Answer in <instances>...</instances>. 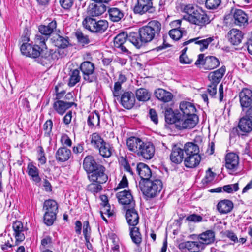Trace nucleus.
Wrapping results in <instances>:
<instances>
[{
	"mask_svg": "<svg viewBox=\"0 0 252 252\" xmlns=\"http://www.w3.org/2000/svg\"><path fill=\"white\" fill-rule=\"evenodd\" d=\"M162 24L158 20H151L148 24L139 29L138 32H122L118 34L114 39L115 48H120L124 53L128 50L124 46L128 40L135 47L140 49L145 44L153 40L159 39L162 33Z\"/></svg>",
	"mask_w": 252,
	"mask_h": 252,
	"instance_id": "f257e3e1",
	"label": "nucleus"
},
{
	"mask_svg": "<svg viewBox=\"0 0 252 252\" xmlns=\"http://www.w3.org/2000/svg\"><path fill=\"white\" fill-rule=\"evenodd\" d=\"M29 38H22L23 42L20 46L21 53L27 57L37 58V61L43 66H48L61 57L62 54L59 50L48 49L46 45L41 46L39 44L32 45L28 43Z\"/></svg>",
	"mask_w": 252,
	"mask_h": 252,
	"instance_id": "f03ea898",
	"label": "nucleus"
},
{
	"mask_svg": "<svg viewBox=\"0 0 252 252\" xmlns=\"http://www.w3.org/2000/svg\"><path fill=\"white\" fill-rule=\"evenodd\" d=\"M82 25L86 29L96 34L103 33L108 28L107 20L90 17H86L84 19Z\"/></svg>",
	"mask_w": 252,
	"mask_h": 252,
	"instance_id": "7ed1b4c3",
	"label": "nucleus"
},
{
	"mask_svg": "<svg viewBox=\"0 0 252 252\" xmlns=\"http://www.w3.org/2000/svg\"><path fill=\"white\" fill-rule=\"evenodd\" d=\"M163 187L162 182L160 179H151L145 181L141 189L143 193L149 198H153L160 192Z\"/></svg>",
	"mask_w": 252,
	"mask_h": 252,
	"instance_id": "20e7f679",
	"label": "nucleus"
},
{
	"mask_svg": "<svg viewBox=\"0 0 252 252\" xmlns=\"http://www.w3.org/2000/svg\"><path fill=\"white\" fill-rule=\"evenodd\" d=\"M43 210L44 211L43 220L45 224L48 226L52 225L58 212V205L56 201L48 199L44 201Z\"/></svg>",
	"mask_w": 252,
	"mask_h": 252,
	"instance_id": "39448f33",
	"label": "nucleus"
},
{
	"mask_svg": "<svg viewBox=\"0 0 252 252\" xmlns=\"http://www.w3.org/2000/svg\"><path fill=\"white\" fill-rule=\"evenodd\" d=\"M56 28L57 22L55 20H52L47 26L43 25L39 26L38 27L39 33L35 35V43L39 44L41 46H45L46 41H47Z\"/></svg>",
	"mask_w": 252,
	"mask_h": 252,
	"instance_id": "423d86ee",
	"label": "nucleus"
},
{
	"mask_svg": "<svg viewBox=\"0 0 252 252\" xmlns=\"http://www.w3.org/2000/svg\"><path fill=\"white\" fill-rule=\"evenodd\" d=\"M83 79L86 83L98 82V75L95 72V65L94 63L90 61H84L82 62L80 66Z\"/></svg>",
	"mask_w": 252,
	"mask_h": 252,
	"instance_id": "0eeeda50",
	"label": "nucleus"
},
{
	"mask_svg": "<svg viewBox=\"0 0 252 252\" xmlns=\"http://www.w3.org/2000/svg\"><path fill=\"white\" fill-rule=\"evenodd\" d=\"M115 98L114 101L117 100L125 109H130L133 107L135 103V98L134 94L129 91H125L122 94V91L119 92L118 96L112 94Z\"/></svg>",
	"mask_w": 252,
	"mask_h": 252,
	"instance_id": "6e6552de",
	"label": "nucleus"
},
{
	"mask_svg": "<svg viewBox=\"0 0 252 252\" xmlns=\"http://www.w3.org/2000/svg\"><path fill=\"white\" fill-rule=\"evenodd\" d=\"M105 172L106 168L103 165H97L96 168L88 174V178L92 182L105 183L108 180V176Z\"/></svg>",
	"mask_w": 252,
	"mask_h": 252,
	"instance_id": "1a4fd4ad",
	"label": "nucleus"
},
{
	"mask_svg": "<svg viewBox=\"0 0 252 252\" xmlns=\"http://www.w3.org/2000/svg\"><path fill=\"white\" fill-rule=\"evenodd\" d=\"M153 0H137V3L133 8L135 14L143 15L146 13H154L156 8L153 6Z\"/></svg>",
	"mask_w": 252,
	"mask_h": 252,
	"instance_id": "9d476101",
	"label": "nucleus"
},
{
	"mask_svg": "<svg viewBox=\"0 0 252 252\" xmlns=\"http://www.w3.org/2000/svg\"><path fill=\"white\" fill-rule=\"evenodd\" d=\"M198 122V117L197 115H189L183 116L179 118L177 123V128L179 130L184 129H191L193 128Z\"/></svg>",
	"mask_w": 252,
	"mask_h": 252,
	"instance_id": "9b49d317",
	"label": "nucleus"
},
{
	"mask_svg": "<svg viewBox=\"0 0 252 252\" xmlns=\"http://www.w3.org/2000/svg\"><path fill=\"white\" fill-rule=\"evenodd\" d=\"M188 21L190 23L202 27L210 22L209 17L201 9H198L192 15L188 17Z\"/></svg>",
	"mask_w": 252,
	"mask_h": 252,
	"instance_id": "f8f14e48",
	"label": "nucleus"
},
{
	"mask_svg": "<svg viewBox=\"0 0 252 252\" xmlns=\"http://www.w3.org/2000/svg\"><path fill=\"white\" fill-rule=\"evenodd\" d=\"M116 196L119 202L121 204L125 205V207L126 208L129 207H135V201L129 190L125 189L122 191L118 192L116 194Z\"/></svg>",
	"mask_w": 252,
	"mask_h": 252,
	"instance_id": "ddd939ff",
	"label": "nucleus"
},
{
	"mask_svg": "<svg viewBox=\"0 0 252 252\" xmlns=\"http://www.w3.org/2000/svg\"><path fill=\"white\" fill-rule=\"evenodd\" d=\"M239 102L243 111L252 104V91L243 88L239 94Z\"/></svg>",
	"mask_w": 252,
	"mask_h": 252,
	"instance_id": "4468645a",
	"label": "nucleus"
},
{
	"mask_svg": "<svg viewBox=\"0 0 252 252\" xmlns=\"http://www.w3.org/2000/svg\"><path fill=\"white\" fill-rule=\"evenodd\" d=\"M155 153V148L153 143L143 142L137 155L146 160H149L154 157Z\"/></svg>",
	"mask_w": 252,
	"mask_h": 252,
	"instance_id": "2eb2a0df",
	"label": "nucleus"
},
{
	"mask_svg": "<svg viewBox=\"0 0 252 252\" xmlns=\"http://www.w3.org/2000/svg\"><path fill=\"white\" fill-rule=\"evenodd\" d=\"M198 242L201 244V249L203 250L205 246L211 245L216 240L215 232L212 230H207L197 236Z\"/></svg>",
	"mask_w": 252,
	"mask_h": 252,
	"instance_id": "dca6fc26",
	"label": "nucleus"
},
{
	"mask_svg": "<svg viewBox=\"0 0 252 252\" xmlns=\"http://www.w3.org/2000/svg\"><path fill=\"white\" fill-rule=\"evenodd\" d=\"M214 40L213 37H209L204 38L203 37H198L190 39L183 43V46H186L191 43L198 45L200 47V51L203 52L208 48V45Z\"/></svg>",
	"mask_w": 252,
	"mask_h": 252,
	"instance_id": "f3484780",
	"label": "nucleus"
},
{
	"mask_svg": "<svg viewBox=\"0 0 252 252\" xmlns=\"http://www.w3.org/2000/svg\"><path fill=\"white\" fill-rule=\"evenodd\" d=\"M106 5L101 3H92L89 6L86 17L94 18L102 15L106 10Z\"/></svg>",
	"mask_w": 252,
	"mask_h": 252,
	"instance_id": "a211bd4d",
	"label": "nucleus"
},
{
	"mask_svg": "<svg viewBox=\"0 0 252 252\" xmlns=\"http://www.w3.org/2000/svg\"><path fill=\"white\" fill-rule=\"evenodd\" d=\"M12 228L15 238V245H17L25 239L24 232L25 231L23 223L19 221H15L13 223Z\"/></svg>",
	"mask_w": 252,
	"mask_h": 252,
	"instance_id": "6ab92c4d",
	"label": "nucleus"
},
{
	"mask_svg": "<svg viewBox=\"0 0 252 252\" xmlns=\"http://www.w3.org/2000/svg\"><path fill=\"white\" fill-rule=\"evenodd\" d=\"M73 105L76 106L77 104L74 102H65L64 100H54L53 107L58 114L63 115Z\"/></svg>",
	"mask_w": 252,
	"mask_h": 252,
	"instance_id": "aec40b11",
	"label": "nucleus"
},
{
	"mask_svg": "<svg viewBox=\"0 0 252 252\" xmlns=\"http://www.w3.org/2000/svg\"><path fill=\"white\" fill-rule=\"evenodd\" d=\"M226 71L225 66L223 65L219 69L210 72L208 75L209 83L218 85Z\"/></svg>",
	"mask_w": 252,
	"mask_h": 252,
	"instance_id": "412c9836",
	"label": "nucleus"
},
{
	"mask_svg": "<svg viewBox=\"0 0 252 252\" xmlns=\"http://www.w3.org/2000/svg\"><path fill=\"white\" fill-rule=\"evenodd\" d=\"M239 159L238 156L234 153H230L225 157V167L232 171H236L238 167Z\"/></svg>",
	"mask_w": 252,
	"mask_h": 252,
	"instance_id": "4be33fe9",
	"label": "nucleus"
},
{
	"mask_svg": "<svg viewBox=\"0 0 252 252\" xmlns=\"http://www.w3.org/2000/svg\"><path fill=\"white\" fill-rule=\"evenodd\" d=\"M136 170L142 180L145 181L154 178L149 166L145 163H139L136 165Z\"/></svg>",
	"mask_w": 252,
	"mask_h": 252,
	"instance_id": "5701e85b",
	"label": "nucleus"
},
{
	"mask_svg": "<svg viewBox=\"0 0 252 252\" xmlns=\"http://www.w3.org/2000/svg\"><path fill=\"white\" fill-rule=\"evenodd\" d=\"M229 41L233 45L240 44L244 37V33L241 31L233 28L230 30L227 34Z\"/></svg>",
	"mask_w": 252,
	"mask_h": 252,
	"instance_id": "b1692460",
	"label": "nucleus"
},
{
	"mask_svg": "<svg viewBox=\"0 0 252 252\" xmlns=\"http://www.w3.org/2000/svg\"><path fill=\"white\" fill-rule=\"evenodd\" d=\"M234 23L239 27H245L248 24V17L244 11L236 9L233 14Z\"/></svg>",
	"mask_w": 252,
	"mask_h": 252,
	"instance_id": "393cba45",
	"label": "nucleus"
},
{
	"mask_svg": "<svg viewBox=\"0 0 252 252\" xmlns=\"http://www.w3.org/2000/svg\"><path fill=\"white\" fill-rule=\"evenodd\" d=\"M135 207L126 208V218L128 224L130 226H135L139 222V216L137 212L134 209Z\"/></svg>",
	"mask_w": 252,
	"mask_h": 252,
	"instance_id": "a878e982",
	"label": "nucleus"
},
{
	"mask_svg": "<svg viewBox=\"0 0 252 252\" xmlns=\"http://www.w3.org/2000/svg\"><path fill=\"white\" fill-rule=\"evenodd\" d=\"M72 155L70 149L65 146L59 148L55 153V158L59 162H64L67 161Z\"/></svg>",
	"mask_w": 252,
	"mask_h": 252,
	"instance_id": "bb28decb",
	"label": "nucleus"
},
{
	"mask_svg": "<svg viewBox=\"0 0 252 252\" xmlns=\"http://www.w3.org/2000/svg\"><path fill=\"white\" fill-rule=\"evenodd\" d=\"M184 159L183 149L174 145L172 149L170 155V159L171 161L176 164L181 163Z\"/></svg>",
	"mask_w": 252,
	"mask_h": 252,
	"instance_id": "cd10ccee",
	"label": "nucleus"
},
{
	"mask_svg": "<svg viewBox=\"0 0 252 252\" xmlns=\"http://www.w3.org/2000/svg\"><path fill=\"white\" fill-rule=\"evenodd\" d=\"M143 141L140 138L136 137H130L126 140V145L129 151L137 155L142 144H143Z\"/></svg>",
	"mask_w": 252,
	"mask_h": 252,
	"instance_id": "c85d7f7f",
	"label": "nucleus"
},
{
	"mask_svg": "<svg viewBox=\"0 0 252 252\" xmlns=\"http://www.w3.org/2000/svg\"><path fill=\"white\" fill-rule=\"evenodd\" d=\"M100 164L96 163L94 158L91 155L86 156L83 160V168L87 172V175L93 171L97 165Z\"/></svg>",
	"mask_w": 252,
	"mask_h": 252,
	"instance_id": "c756f323",
	"label": "nucleus"
},
{
	"mask_svg": "<svg viewBox=\"0 0 252 252\" xmlns=\"http://www.w3.org/2000/svg\"><path fill=\"white\" fill-rule=\"evenodd\" d=\"M200 161L201 157L199 154L187 156L185 158L184 165L187 168H195L199 164Z\"/></svg>",
	"mask_w": 252,
	"mask_h": 252,
	"instance_id": "7c9ffc66",
	"label": "nucleus"
},
{
	"mask_svg": "<svg viewBox=\"0 0 252 252\" xmlns=\"http://www.w3.org/2000/svg\"><path fill=\"white\" fill-rule=\"evenodd\" d=\"M27 172L31 179L35 182V184H39L41 179L39 176V171L38 169L32 163L28 164L27 166Z\"/></svg>",
	"mask_w": 252,
	"mask_h": 252,
	"instance_id": "2f4dec72",
	"label": "nucleus"
},
{
	"mask_svg": "<svg viewBox=\"0 0 252 252\" xmlns=\"http://www.w3.org/2000/svg\"><path fill=\"white\" fill-rule=\"evenodd\" d=\"M233 208V202L227 199L220 201L217 205V210L221 214H227L230 212Z\"/></svg>",
	"mask_w": 252,
	"mask_h": 252,
	"instance_id": "473e14b6",
	"label": "nucleus"
},
{
	"mask_svg": "<svg viewBox=\"0 0 252 252\" xmlns=\"http://www.w3.org/2000/svg\"><path fill=\"white\" fill-rule=\"evenodd\" d=\"M180 109L183 114V116L189 115H196L195 113L196 109L194 104L188 102L182 101L180 104Z\"/></svg>",
	"mask_w": 252,
	"mask_h": 252,
	"instance_id": "72a5a7b5",
	"label": "nucleus"
},
{
	"mask_svg": "<svg viewBox=\"0 0 252 252\" xmlns=\"http://www.w3.org/2000/svg\"><path fill=\"white\" fill-rule=\"evenodd\" d=\"M238 127L242 132L249 133L252 130V120L244 116L240 119Z\"/></svg>",
	"mask_w": 252,
	"mask_h": 252,
	"instance_id": "f704fd0d",
	"label": "nucleus"
},
{
	"mask_svg": "<svg viewBox=\"0 0 252 252\" xmlns=\"http://www.w3.org/2000/svg\"><path fill=\"white\" fill-rule=\"evenodd\" d=\"M201 247V244L198 241H186L181 243L178 246L179 249H187L190 252L199 250Z\"/></svg>",
	"mask_w": 252,
	"mask_h": 252,
	"instance_id": "c9c22d12",
	"label": "nucleus"
},
{
	"mask_svg": "<svg viewBox=\"0 0 252 252\" xmlns=\"http://www.w3.org/2000/svg\"><path fill=\"white\" fill-rule=\"evenodd\" d=\"M156 97L163 102H168L173 98V94L163 89H158L155 92Z\"/></svg>",
	"mask_w": 252,
	"mask_h": 252,
	"instance_id": "e433bc0d",
	"label": "nucleus"
},
{
	"mask_svg": "<svg viewBox=\"0 0 252 252\" xmlns=\"http://www.w3.org/2000/svg\"><path fill=\"white\" fill-rule=\"evenodd\" d=\"M219 60L215 56H208L206 57L204 63V67L205 69H214L219 66Z\"/></svg>",
	"mask_w": 252,
	"mask_h": 252,
	"instance_id": "4c0bfd02",
	"label": "nucleus"
},
{
	"mask_svg": "<svg viewBox=\"0 0 252 252\" xmlns=\"http://www.w3.org/2000/svg\"><path fill=\"white\" fill-rule=\"evenodd\" d=\"M99 154L103 158H108L112 154L113 147L109 143L106 141L99 146L97 149Z\"/></svg>",
	"mask_w": 252,
	"mask_h": 252,
	"instance_id": "58836bf2",
	"label": "nucleus"
},
{
	"mask_svg": "<svg viewBox=\"0 0 252 252\" xmlns=\"http://www.w3.org/2000/svg\"><path fill=\"white\" fill-rule=\"evenodd\" d=\"M52 39L55 45L59 48L64 49L68 46L69 39L67 37H64L60 35H56Z\"/></svg>",
	"mask_w": 252,
	"mask_h": 252,
	"instance_id": "ea45409f",
	"label": "nucleus"
},
{
	"mask_svg": "<svg viewBox=\"0 0 252 252\" xmlns=\"http://www.w3.org/2000/svg\"><path fill=\"white\" fill-rule=\"evenodd\" d=\"M178 114L176 115L171 108H167L165 110L164 116L166 122L169 124H174L177 128V123L179 120Z\"/></svg>",
	"mask_w": 252,
	"mask_h": 252,
	"instance_id": "a19ab883",
	"label": "nucleus"
},
{
	"mask_svg": "<svg viewBox=\"0 0 252 252\" xmlns=\"http://www.w3.org/2000/svg\"><path fill=\"white\" fill-rule=\"evenodd\" d=\"M183 151L185 152L186 157L192 156L193 154H199V148L198 146L193 142H187L184 147Z\"/></svg>",
	"mask_w": 252,
	"mask_h": 252,
	"instance_id": "79ce46f5",
	"label": "nucleus"
},
{
	"mask_svg": "<svg viewBox=\"0 0 252 252\" xmlns=\"http://www.w3.org/2000/svg\"><path fill=\"white\" fill-rule=\"evenodd\" d=\"M100 124V115L96 111L91 113L87 119V124L90 128L99 126Z\"/></svg>",
	"mask_w": 252,
	"mask_h": 252,
	"instance_id": "37998d69",
	"label": "nucleus"
},
{
	"mask_svg": "<svg viewBox=\"0 0 252 252\" xmlns=\"http://www.w3.org/2000/svg\"><path fill=\"white\" fill-rule=\"evenodd\" d=\"M109 19L113 22H119L124 17L123 12L117 8H111L108 10Z\"/></svg>",
	"mask_w": 252,
	"mask_h": 252,
	"instance_id": "c03bdc74",
	"label": "nucleus"
},
{
	"mask_svg": "<svg viewBox=\"0 0 252 252\" xmlns=\"http://www.w3.org/2000/svg\"><path fill=\"white\" fill-rule=\"evenodd\" d=\"M135 95L138 101L143 102L148 101L151 97L149 92L143 88H139L136 91Z\"/></svg>",
	"mask_w": 252,
	"mask_h": 252,
	"instance_id": "a18cd8bd",
	"label": "nucleus"
},
{
	"mask_svg": "<svg viewBox=\"0 0 252 252\" xmlns=\"http://www.w3.org/2000/svg\"><path fill=\"white\" fill-rule=\"evenodd\" d=\"M90 138L91 146L97 150L105 142L104 140L97 133H93L90 135Z\"/></svg>",
	"mask_w": 252,
	"mask_h": 252,
	"instance_id": "49530a36",
	"label": "nucleus"
},
{
	"mask_svg": "<svg viewBox=\"0 0 252 252\" xmlns=\"http://www.w3.org/2000/svg\"><path fill=\"white\" fill-rule=\"evenodd\" d=\"M126 77L124 75L120 73L118 81L114 83V87L112 89V94L118 96L119 92L122 91V84L126 82Z\"/></svg>",
	"mask_w": 252,
	"mask_h": 252,
	"instance_id": "de8ad7c7",
	"label": "nucleus"
},
{
	"mask_svg": "<svg viewBox=\"0 0 252 252\" xmlns=\"http://www.w3.org/2000/svg\"><path fill=\"white\" fill-rule=\"evenodd\" d=\"M69 75L70 77L67 84L69 87H73L80 82L81 76L80 75V71L78 69H76L71 71Z\"/></svg>",
	"mask_w": 252,
	"mask_h": 252,
	"instance_id": "09e8293b",
	"label": "nucleus"
},
{
	"mask_svg": "<svg viewBox=\"0 0 252 252\" xmlns=\"http://www.w3.org/2000/svg\"><path fill=\"white\" fill-rule=\"evenodd\" d=\"M139 228L134 226L130 228V235L133 243L139 245L141 242V236L139 231Z\"/></svg>",
	"mask_w": 252,
	"mask_h": 252,
	"instance_id": "8fccbe9b",
	"label": "nucleus"
},
{
	"mask_svg": "<svg viewBox=\"0 0 252 252\" xmlns=\"http://www.w3.org/2000/svg\"><path fill=\"white\" fill-rule=\"evenodd\" d=\"M184 31L179 29V28H175L171 30L169 32V35L170 37L174 40H179L180 39L183 34Z\"/></svg>",
	"mask_w": 252,
	"mask_h": 252,
	"instance_id": "3c124183",
	"label": "nucleus"
},
{
	"mask_svg": "<svg viewBox=\"0 0 252 252\" xmlns=\"http://www.w3.org/2000/svg\"><path fill=\"white\" fill-rule=\"evenodd\" d=\"M197 9L198 8H196L192 5H185L184 7V11L186 13V15H184L185 19L188 21V17L192 15L195 12V11H197Z\"/></svg>",
	"mask_w": 252,
	"mask_h": 252,
	"instance_id": "603ef678",
	"label": "nucleus"
},
{
	"mask_svg": "<svg viewBox=\"0 0 252 252\" xmlns=\"http://www.w3.org/2000/svg\"><path fill=\"white\" fill-rule=\"evenodd\" d=\"M101 184L96 182H92L87 186V189L91 192L97 193L102 189Z\"/></svg>",
	"mask_w": 252,
	"mask_h": 252,
	"instance_id": "864d4df0",
	"label": "nucleus"
},
{
	"mask_svg": "<svg viewBox=\"0 0 252 252\" xmlns=\"http://www.w3.org/2000/svg\"><path fill=\"white\" fill-rule=\"evenodd\" d=\"M187 50V47L183 49L181 51L182 54L179 57L180 62L182 64H190L192 62V60L189 59L186 54Z\"/></svg>",
	"mask_w": 252,
	"mask_h": 252,
	"instance_id": "5fc2aeb1",
	"label": "nucleus"
},
{
	"mask_svg": "<svg viewBox=\"0 0 252 252\" xmlns=\"http://www.w3.org/2000/svg\"><path fill=\"white\" fill-rule=\"evenodd\" d=\"M223 191L228 193H232L239 189L238 183L225 185L222 187Z\"/></svg>",
	"mask_w": 252,
	"mask_h": 252,
	"instance_id": "6e6d98bb",
	"label": "nucleus"
},
{
	"mask_svg": "<svg viewBox=\"0 0 252 252\" xmlns=\"http://www.w3.org/2000/svg\"><path fill=\"white\" fill-rule=\"evenodd\" d=\"M53 122L51 120L46 121L43 125V129L45 131L44 135L46 137H50L52 132Z\"/></svg>",
	"mask_w": 252,
	"mask_h": 252,
	"instance_id": "4d7b16f0",
	"label": "nucleus"
},
{
	"mask_svg": "<svg viewBox=\"0 0 252 252\" xmlns=\"http://www.w3.org/2000/svg\"><path fill=\"white\" fill-rule=\"evenodd\" d=\"M221 0H206L205 5L209 9H216L220 4Z\"/></svg>",
	"mask_w": 252,
	"mask_h": 252,
	"instance_id": "13d9d810",
	"label": "nucleus"
},
{
	"mask_svg": "<svg viewBox=\"0 0 252 252\" xmlns=\"http://www.w3.org/2000/svg\"><path fill=\"white\" fill-rule=\"evenodd\" d=\"M38 160L41 165H44L46 162V158L45 157L44 150L41 146H38Z\"/></svg>",
	"mask_w": 252,
	"mask_h": 252,
	"instance_id": "bf43d9fd",
	"label": "nucleus"
},
{
	"mask_svg": "<svg viewBox=\"0 0 252 252\" xmlns=\"http://www.w3.org/2000/svg\"><path fill=\"white\" fill-rule=\"evenodd\" d=\"M121 164L123 166L124 170L128 172L131 175H133V172L131 166L129 164L127 159L124 157H122L121 159Z\"/></svg>",
	"mask_w": 252,
	"mask_h": 252,
	"instance_id": "052dcab7",
	"label": "nucleus"
},
{
	"mask_svg": "<svg viewBox=\"0 0 252 252\" xmlns=\"http://www.w3.org/2000/svg\"><path fill=\"white\" fill-rule=\"evenodd\" d=\"M83 233L85 239H90L91 228L88 221H85L83 223Z\"/></svg>",
	"mask_w": 252,
	"mask_h": 252,
	"instance_id": "680f3d73",
	"label": "nucleus"
},
{
	"mask_svg": "<svg viewBox=\"0 0 252 252\" xmlns=\"http://www.w3.org/2000/svg\"><path fill=\"white\" fill-rule=\"evenodd\" d=\"M203 218L199 215L192 214L186 218V220L193 222H199L202 221Z\"/></svg>",
	"mask_w": 252,
	"mask_h": 252,
	"instance_id": "e2e57ef3",
	"label": "nucleus"
},
{
	"mask_svg": "<svg viewBox=\"0 0 252 252\" xmlns=\"http://www.w3.org/2000/svg\"><path fill=\"white\" fill-rule=\"evenodd\" d=\"M76 36L78 41L83 44H87L90 42L88 37L85 35L82 32H78L76 33Z\"/></svg>",
	"mask_w": 252,
	"mask_h": 252,
	"instance_id": "0e129e2a",
	"label": "nucleus"
},
{
	"mask_svg": "<svg viewBox=\"0 0 252 252\" xmlns=\"http://www.w3.org/2000/svg\"><path fill=\"white\" fill-rule=\"evenodd\" d=\"M74 0H60V4L64 9H69L73 5Z\"/></svg>",
	"mask_w": 252,
	"mask_h": 252,
	"instance_id": "69168bd1",
	"label": "nucleus"
},
{
	"mask_svg": "<svg viewBox=\"0 0 252 252\" xmlns=\"http://www.w3.org/2000/svg\"><path fill=\"white\" fill-rule=\"evenodd\" d=\"M215 175V174L211 171V169H208L206 172V175L204 179V182L206 184L211 182L214 180Z\"/></svg>",
	"mask_w": 252,
	"mask_h": 252,
	"instance_id": "338daca9",
	"label": "nucleus"
},
{
	"mask_svg": "<svg viewBox=\"0 0 252 252\" xmlns=\"http://www.w3.org/2000/svg\"><path fill=\"white\" fill-rule=\"evenodd\" d=\"M217 85L210 83H209L208 85L207 92L212 97L214 96L217 93Z\"/></svg>",
	"mask_w": 252,
	"mask_h": 252,
	"instance_id": "774afa93",
	"label": "nucleus"
}]
</instances>
